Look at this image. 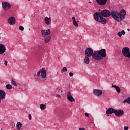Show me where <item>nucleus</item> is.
Wrapping results in <instances>:
<instances>
[{"instance_id": "nucleus-39", "label": "nucleus", "mask_w": 130, "mask_h": 130, "mask_svg": "<svg viewBox=\"0 0 130 130\" xmlns=\"http://www.w3.org/2000/svg\"><path fill=\"white\" fill-rule=\"evenodd\" d=\"M79 130H86L85 128H79Z\"/></svg>"}, {"instance_id": "nucleus-19", "label": "nucleus", "mask_w": 130, "mask_h": 130, "mask_svg": "<svg viewBox=\"0 0 130 130\" xmlns=\"http://www.w3.org/2000/svg\"><path fill=\"white\" fill-rule=\"evenodd\" d=\"M84 61L86 64H89L90 63V58L88 56H85Z\"/></svg>"}, {"instance_id": "nucleus-14", "label": "nucleus", "mask_w": 130, "mask_h": 130, "mask_svg": "<svg viewBox=\"0 0 130 130\" xmlns=\"http://www.w3.org/2000/svg\"><path fill=\"white\" fill-rule=\"evenodd\" d=\"M98 5L100 6H105L106 3H107V0H95Z\"/></svg>"}, {"instance_id": "nucleus-47", "label": "nucleus", "mask_w": 130, "mask_h": 130, "mask_svg": "<svg viewBox=\"0 0 130 130\" xmlns=\"http://www.w3.org/2000/svg\"><path fill=\"white\" fill-rule=\"evenodd\" d=\"M129 61H130V59H129Z\"/></svg>"}, {"instance_id": "nucleus-35", "label": "nucleus", "mask_w": 130, "mask_h": 130, "mask_svg": "<svg viewBox=\"0 0 130 130\" xmlns=\"http://www.w3.org/2000/svg\"><path fill=\"white\" fill-rule=\"evenodd\" d=\"M128 128H129L128 126H125L124 127V130H128Z\"/></svg>"}, {"instance_id": "nucleus-1", "label": "nucleus", "mask_w": 130, "mask_h": 130, "mask_svg": "<svg viewBox=\"0 0 130 130\" xmlns=\"http://www.w3.org/2000/svg\"><path fill=\"white\" fill-rule=\"evenodd\" d=\"M100 16L103 17H107L112 16V18L116 20L117 22H121L123 21L125 18V15H126V12L125 10L122 9L119 13L115 11H112L111 12L107 9H105L101 11L100 12Z\"/></svg>"}, {"instance_id": "nucleus-33", "label": "nucleus", "mask_w": 130, "mask_h": 130, "mask_svg": "<svg viewBox=\"0 0 130 130\" xmlns=\"http://www.w3.org/2000/svg\"><path fill=\"white\" fill-rule=\"evenodd\" d=\"M28 118L30 120H31V119H32V116H31V114H29L28 115Z\"/></svg>"}, {"instance_id": "nucleus-11", "label": "nucleus", "mask_w": 130, "mask_h": 130, "mask_svg": "<svg viewBox=\"0 0 130 130\" xmlns=\"http://www.w3.org/2000/svg\"><path fill=\"white\" fill-rule=\"evenodd\" d=\"M6 52V46L4 44H0V54H4L6 55L5 53Z\"/></svg>"}, {"instance_id": "nucleus-2", "label": "nucleus", "mask_w": 130, "mask_h": 130, "mask_svg": "<svg viewBox=\"0 0 130 130\" xmlns=\"http://www.w3.org/2000/svg\"><path fill=\"white\" fill-rule=\"evenodd\" d=\"M92 56L93 58L96 60L103 59V57H106V49H102L99 51H94Z\"/></svg>"}, {"instance_id": "nucleus-46", "label": "nucleus", "mask_w": 130, "mask_h": 130, "mask_svg": "<svg viewBox=\"0 0 130 130\" xmlns=\"http://www.w3.org/2000/svg\"><path fill=\"white\" fill-rule=\"evenodd\" d=\"M28 1H30V0H28Z\"/></svg>"}, {"instance_id": "nucleus-3", "label": "nucleus", "mask_w": 130, "mask_h": 130, "mask_svg": "<svg viewBox=\"0 0 130 130\" xmlns=\"http://www.w3.org/2000/svg\"><path fill=\"white\" fill-rule=\"evenodd\" d=\"M93 18L96 22H100L101 24H105L107 23V20L103 17V16L100 15V12H95L93 14Z\"/></svg>"}, {"instance_id": "nucleus-13", "label": "nucleus", "mask_w": 130, "mask_h": 130, "mask_svg": "<svg viewBox=\"0 0 130 130\" xmlns=\"http://www.w3.org/2000/svg\"><path fill=\"white\" fill-rule=\"evenodd\" d=\"M106 114L107 115H109V114H112V113H114L115 114V109L112 108H109L108 109L106 110Z\"/></svg>"}, {"instance_id": "nucleus-27", "label": "nucleus", "mask_w": 130, "mask_h": 130, "mask_svg": "<svg viewBox=\"0 0 130 130\" xmlns=\"http://www.w3.org/2000/svg\"><path fill=\"white\" fill-rule=\"evenodd\" d=\"M11 83L13 85H14V86H16V87H17V83L15 81H14V80H12Z\"/></svg>"}, {"instance_id": "nucleus-15", "label": "nucleus", "mask_w": 130, "mask_h": 130, "mask_svg": "<svg viewBox=\"0 0 130 130\" xmlns=\"http://www.w3.org/2000/svg\"><path fill=\"white\" fill-rule=\"evenodd\" d=\"M0 98L2 100L6 98V91L3 89H0Z\"/></svg>"}, {"instance_id": "nucleus-44", "label": "nucleus", "mask_w": 130, "mask_h": 130, "mask_svg": "<svg viewBox=\"0 0 130 130\" xmlns=\"http://www.w3.org/2000/svg\"><path fill=\"white\" fill-rule=\"evenodd\" d=\"M1 130H3V128H1Z\"/></svg>"}, {"instance_id": "nucleus-21", "label": "nucleus", "mask_w": 130, "mask_h": 130, "mask_svg": "<svg viewBox=\"0 0 130 130\" xmlns=\"http://www.w3.org/2000/svg\"><path fill=\"white\" fill-rule=\"evenodd\" d=\"M22 123L20 122H18L16 124V129L17 130H21V126H22Z\"/></svg>"}, {"instance_id": "nucleus-28", "label": "nucleus", "mask_w": 130, "mask_h": 130, "mask_svg": "<svg viewBox=\"0 0 130 130\" xmlns=\"http://www.w3.org/2000/svg\"><path fill=\"white\" fill-rule=\"evenodd\" d=\"M19 30H21V31H24V27L23 26H20L19 27Z\"/></svg>"}, {"instance_id": "nucleus-30", "label": "nucleus", "mask_w": 130, "mask_h": 130, "mask_svg": "<svg viewBox=\"0 0 130 130\" xmlns=\"http://www.w3.org/2000/svg\"><path fill=\"white\" fill-rule=\"evenodd\" d=\"M121 34H122V35H125V31H124V30H122L121 32Z\"/></svg>"}, {"instance_id": "nucleus-10", "label": "nucleus", "mask_w": 130, "mask_h": 130, "mask_svg": "<svg viewBox=\"0 0 130 130\" xmlns=\"http://www.w3.org/2000/svg\"><path fill=\"white\" fill-rule=\"evenodd\" d=\"M102 93H103V91L101 89H94L93 91V95L98 96V97L102 95Z\"/></svg>"}, {"instance_id": "nucleus-4", "label": "nucleus", "mask_w": 130, "mask_h": 130, "mask_svg": "<svg viewBox=\"0 0 130 130\" xmlns=\"http://www.w3.org/2000/svg\"><path fill=\"white\" fill-rule=\"evenodd\" d=\"M2 8L4 11H9V10H11V8H12V5L9 3L3 1L2 2Z\"/></svg>"}, {"instance_id": "nucleus-23", "label": "nucleus", "mask_w": 130, "mask_h": 130, "mask_svg": "<svg viewBox=\"0 0 130 130\" xmlns=\"http://www.w3.org/2000/svg\"><path fill=\"white\" fill-rule=\"evenodd\" d=\"M123 103H127V104H129V105H130V96H129L127 99H125L123 101Z\"/></svg>"}, {"instance_id": "nucleus-8", "label": "nucleus", "mask_w": 130, "mask_h": 130, "mask_svg": "<svg viewBox=\"0 0 130 130\" xmlns=\"http://www.w3.org/2000/svg\"><path fill=\"white\" fill-rule=\"evenodd\" d=\"M123 113H124V111L123 110H115V115L117 117H121L123 115Z\"/></svg>"}, {"instance_id": "nucleus-34", "label": "nucleus", "mask_w": 130, "mask_h": 130, "mask_svg": "<svg viewBox=\"0 0 130 130\" xmlns=\"http://www.w3.org/2000/svg\"><path fill=\"white\" fill-rule=\"evenodd\" d=\"M69 76H70V77H73V76H74V74L72 72H70L69 73Z\"/></svg>"}, {"instance_id": "nucleus-43", "label": "nucleus", "mask_w": 130, "mask_h": 130, "mask_svg": "<svg viewBox=\"0 0 130 130\" xmlns=\"http://www.w3.org/2000/svg\"><path fill=\"white\" fill-rule=\"evenodd\" d=\"M35 76H36V74L35 75Z\"/></svg>"}, {"instance_id": "nucleus-7", "label": "nucleus", "mask_w": 130, "mask_h": 130, "mask_svg": "<svg viewBox=\"0 0 130 130\" xmlns=\"http://www.w3.org/2000/svg\"><path fill=\"white\" fill-rule=\"evenodd\" d=\"M51 33L50 29H48L47 30L43 29L41 30L42 37H47V36H49Z\"/></svg>"}, {"instance_id": "nucleus-22", "label": "nucleus", "mask_w": 130, "mask_h": 130, "mask_svg": "<svg viewBox=\"0 0 130 130\" xmlns=\"http://www.w3.org/2000/svg\"><path fill=\"white\" fill-rule=\"evenodd\" d=\"M113 88H115L117 93H120V88H119L118 86L114 85L113 84L112 85Z\"/></svg>"}, {"instance_id": "nucleus-38", "label": "nucleus", "mask_w": 130, "mask_h": 130, "mask_svg": "<svg viewBox=\"0 0 130 130\" xmlns=\"http://www.w3.org/2000/svg\"><path fill=\"white\" fill-rule=\"evenodd\" d=\"M56 97H58L59 98H60L61 96L59 94H57Z\"/></svg>"}, {"instance_id": "nucleus-32", "label": "nucleus", "mask_w": 130, "mask_h": 130, "mask_svg": "<svg viewBox=\"0 0 130 130\" xmlns=\"http://www.w3.org/2000/svg\"><path fill=\"white\" fill-rule=\"evenodd\" d=\"M4 64H5V66H6V67H8V61L5 60Z\"/></svg>"}, {"instance_id": "nucleus-41", "label": "nucleus", "mask_w": 130, "mask_h": 130, "mask_svg": "<svg viewBox=\"0 0 130 130\" xmlns=\"http://www.w3.org/2000/svg\"><path fill=\"white\" fill-rule=\"evenodd\" d=\"M127 31H129V28H127Z\"/></svg>"}, {"instance_id": "nucleus-31", "label": "nucleus", "mask_w": 130, "mask_h": 130, "mask_svg": "<svg viewBox=\"0 0 130 130\" xmlns=\"http://www.w3.org/2000/svg\"><path fill=\"white\" fill-rule=\"evenodd\" d=\"M117 35H118V36H119V37H121V36H122V35L121 34V32H118Z\"/></svg>"}, {"instance_id": "nucleus-26", "label": "nucleus", "mask_w": 130, "mask_h": 130, "mask_svg": "<svg viewBox=\"0 0 130 130\" xmlns=\"http://www.w3.org/2000/svg\"><path fill=\"white\" fill-rule=\"evenodd\" d=\"M64 72H68V69L66 67H63V69L61 71V73H64Z\"/></svg>"}, {"instance_id": "nucleus-16", "label": "nucleus", "mask_w": 130, "mask_h": 130, "mask_svg": "<svg viewBox=\"0 0 130 130\" xmlns=\"http://www.w3.org/2000/svg\"><path fill=\"white\" fill-rule=\"evenodd\" d=\"M44 21L46 25H50V24H51V18L50 17H46Z\"/></svg>"}, {"instance_id": "nucleus-29", "label": "nucleus", "mask_w": 130, "mask_h": 130, "mask_svg": "<svg viewBox=\"0 0 130 130\" xmlns=\"http://www.w3.org/2000/svg\"><path fill=\"white\" fill-rule=\"evenodd\" d=\"M41 74V70H40V71H39L37 73V76L38 77H40V75Z\"/></svg>"}, {"instance_id": "nucleus-6", "label": "nucleus", "mask_w": 130, "mask_h": 130, "mask_svg": "<svg viewBox=\"0 0 130 130\" xmlns=\"http://www.w3.org/2000/svg\"><path fill=\"white\" fill-rule=\"evenodd\" d=\"M85 54L86 56H88L90 57V56H92L93 54H94V51H93V49L91 48H87L85 51Z\"/></svg>"}, {"instance_id": "nucleus-45", "label": "nucleus", "mask_w": 130, "mask_h": 130, "mask_svg": "<svg viewBox=\"0 0 130 130\" xmlns=\"http://www.w3.org/2000/svg\"><path fill=\"white\" fill-rule=\"evenodd\" d=\"M61 92H62V91H61Z\"/></svg>"}, {"instance_id": "nucleus-25", "label": "nucleus", "mask_w": 130, "mask_h": 130, "mask_svg": "<svg viewBox=\"0 0 130 130\" xmlns=\"http://www.w3.org/2000/svg\"><path fill=\"white\" fill-rule=\"evenodd\" d=\"M6 87L7 88V89H12L13 88V86L11 84L6 85Z\"/></svg>"}, {"instance_id": "nucleus-18", "label": "nucleus", "mask_w": 130, "mask_h": 130, "mask_svg": "<svg viewBox=\"0 0 130 130\" xmlns=\"http://www.w3.org/2000/svg\"><path fill=\"white\" fill-rule=\"evenodd\" d=\"M44 43H48L50 40H51V36L49 35L46 37H44Z\"/></svg>"}, {"instance_id": "nucleus-5", "label": "nucleus", "mask_w": 130, "mask_h": 130, "mask_svg": "<svg viewBox=\"0 0 130 130\" xmlns=\"http://www.w3.org/2000/svg\"><path fill=\"white\" fill-rule=\"evenodd\" d=\"M122 53L123 56H125V57H128V58H130L129 48H123L122 50Z\"/></svg>"}, {"instance_id": "nucleus-17", "label": "nucleus", "mask_w": 130, "mask_h": 130, "mask_svg": "<svg viewBox=\"0 0 130 130\" xmlns=\"http://www.w3.org/2000/svg\"><path fill=\"white\" fill-rule=\"evenodd\" d=\"M41 77L43 79H44L46 77V71H45V68H42L41 69Z\"/></svg>"}, {"instance_id": "nucleus-24", "label": "nucleus", "mask_w": 130, "mask_h": 130, "mask_svg": "<svg viewBox=\"0 0 130 130\" xmlns=\"http://www.w3.org/2000/svg\"><path fill=\"white\" fill-rule=\"evenodd\" d=\"M40 108L42 110H44L46 109V105H44V104H42L40 105Z\"/></svg>"}, {"instance_id": "nucleus-40", "label": "nucleus", "mask_w": 130, "mask_h": 130, "mask_svg": "<svg viewBox=\"0 0 130 130\" xmlns=\"http://www.w3.org/2000/svg\"><path fill=\"white\" fill-rule=\"evenodd\" d=\"M1 100H3L2 99L0 98V103L2 102Z\"/></svg>"}, {"instance_id": "nucleus-12", "label": "nucleus", "mask_w": 130, "mask_h": 130, "mask_svg": "<svg viewBox=\"0 0 130 130\" xmlns=\"http://www.w3.org/2000/svg\"><path fill=\"white\" fill-rule=\"evenodd\" d=\"M67 99L69 101H70V102H74V101H75V99H74V97L72 95L71 91H68L67 93Z\"/></svg>"}, {"instance_id": "nucleus-9", "label": "nucleus", "mask_w": 130, "mask_h": 130, "mask_svg": "<svg viewBox=\"0 0 130 130\" xmlns=\"http://www.w3.org/2000/svg\"><path fill=\"white\" fill-rule=\"evenodd\" d=\"M8 23L9 25H15L16 24V18L14 16H11L8 19Z\"/></svg>"}, {"instance_id": "nucleus-20", "label": "nucleus", "mask_w": 130, "mask_h": 130, "mask_svg": "<svg viewBox=\"0 0 130 130\" xmlns=\"http://www.w3.org/2000/svg\"><path fill=\"white\" fill-rule=\"evenodd\" d=\"M72 20L73 22V25H74L75 27H78L79 26V24H78V22L76 21V17H73Z\"/></svg>"}, {"instance_id": "nucleus-37", "label": "nucleus", "mask_w": 130, "mask_h": 130, "mask_svg": "<svg viewBox=\"0 0 130 130\" xmlns=\"http://www.w3.org/2000/svg\"><path fill=\"white\" fill-rule=\"evenodd\" d=\"M11 126H12V127H15V125L14 123H12L11 124Z\"/></svg>"}, {"instance_id": "nucleus-36", "label": "nucleus", "mask_w": 130, "mask_h": 130, "mask_svg": "<svg viewBox=\"0 0 130 130\" xmlns=\"http://www.w3.org/2000/svg\"><path fill=\"white\" fill-rule=\"evenodd\" d=\"M85 115L86 117H89V114H88V113H85Z\"/></svg>"}, {"instance_id": "nucleus-42", "label": "nucleus", "mask_w": 130, "mask_h": 130, "mask_svg": "<svg viewBox=\"0 0 130 130\" xmlns=\"http://www.w3.org/2000/svg\"><path fill=\"white\" fill-rule=\"evenodd\" d=\"M89 4H91V2H89Z\"/></svg>"}]
</instances>
